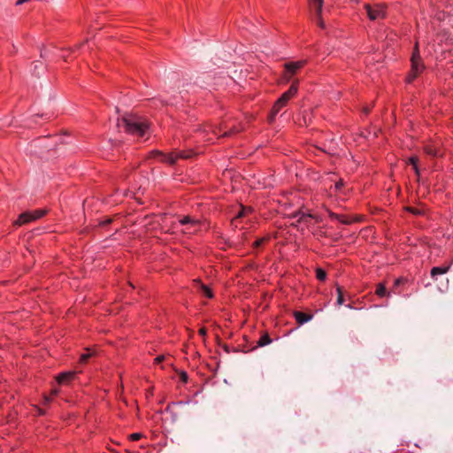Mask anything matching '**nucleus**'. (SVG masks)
Returning a JSON list of instances; mask_svg holds the SVG:
<instances>
[{
	"label": "nucleus",
	"mask_w": 453,
	"mask_h": 453,
	"mask_svg": "<svg viewBox=\"0 0 453 453\" xmlns=\"http://www.w3.org/2000/svg\"><path fill=\"white\" fill-rule=\"evenodd\" d=\"M117 126L119 130L123 129L124 132L137 137L144 136L149 128L144 118L132 113L125 114L119 119Z\"/></svg>",
	"instance_id": "nucleus-1"
},
{
	"label": "nucleus",
	"mask_w": 453,
	"mask_h": 453,
	"mask_svg": "<svg viewBox=\"0 0 453 453\" xmlns=\"http://www.w3.org/2000/svg\"><path fill=\"white\" fill-rule=\"evenodd\" d=\"M163 360H165V356L161 355L155 358V363L158 364V363H161Z\"/></svg>",
	"instance_id": "nucleus-33"
},
{
	"label": "nucleus",
	"mask_w": 453,
	"mask_h": 453,
	"mask_svg": "<svg viewBox=\"0 0 453 453\" xmlns=\"http://www.w3.org/2000/svg\"><path fill=\"white\" fill-rule=\"evenodd\" d=\"M265 241V238H261V239H258L254 243H253V246L255 248L257 247H259Z\"/></svg>",
	"instance_id": "nucleus-31"
},
{
	"label": "nucleus",
	"mask_w": 453,
	"mask_h": 453,
	"mask_svg": "<svg viewBox=\"0 0 453 453\" xmlns=\"http://www.w3.org/2000/svg\"><path fill=\"white\" fill-rule=\"evenodd\" d=\"M365 9L370 20L376 21L386 18V6L382 4H365Z\"/></svg>",
	"instance_id": "nucleus-3"
},
{
	"label": "nucleus",
	"mask_w": 453,
	"mask_h": 453,
	"mask_svg": "<svg viewBox=\"0 0 453 453\" xmlns=\"http://www.w3.org/2000/svg\"><path fill=\"white\" fill-rule=\"evenodd\" d=\"M142 434L140 433H134V434H132L129 435V438L131 441H138L139 439L142 438Z\"/></svg>",
	"instance_id": "nucleus-26"
},
{
	"label": "nucleus",
	"mask_w": 453,
	"mask_h": 453,
	"mask_svg": "<svg viewBox=\"0 0 453 453\" xmlns=\"http://www.w3.org/2000/svg\"><path fill=\"white\" fill-rule=\"evenodd\" d=\"M199 334L204 336L206 334V329L204 327L200 328Z\"/></svg>",
	"instance_id": "nucleus-35"
},
{
	"label": "nucleus",
	"mask_w": 453,
	"mask_h": 453,
	"mask_svg": "<svg viewBox=\"0 0 453 453\" xmlns=\"http://www.w3.org/2000/svg\"><path fill=\"white\" fill-rule=\"evenodd\" d=\"M310 7L314 10L316 16V22L319 27L321 28H325L326 25L322 19V9H323V0H308Z\"/></svg>",
	"instance_id": "nucleus-5"
},
{
	"label": "nucleus",
	"mask_w": 453,
	"mask_h": 453,
	"mask_svg": "<svg viewBox=\"0 0 453 453\" xmlns=\"http://www.w3.org/2000/svg\"><path fill=\"white\" fill-rule=\"evenodd\" d=\"M241 128L239 127H236L235 126L232 127L229 131H226L223 135L224 136H228V135H231L232 134H234V133H238L240 132Z\"/></svg>",
	"instance_id": "nucleus-24"
},
{
	"label": "nucleus",
	"mask_w": 453,
	"mask_h": 453,
	"mask_svg": "<svg viewBox=\"0 0 453 453\" xmlns=\"http://www.w3.org/2000/svg\"><path fill=\"white\" fill-rule=\"evenodd\" d=\"M395 283L399 284V283H402V282H401V280H400V279H396V280H395Z\"/></svg>",
	"instance_id": "nucleus-40"
},
{
	"label": "nucleus",
	"mask_w": 453,
	"mask_h": 453,
	"mask_svg": "<svg viewBox=\"0 0 453 453\" xmlns=\"http://www.w3.org/2000/svg\"><path fill=\"white\" fill-rule=\"evenodd\" d=\"M294 317L298 324L303 325L312 319V315L303 313L302 311H295Z\"/></svg>",
	"instance_id": "nucleus-10"
},
{
	"label": "nucleus",
	"mask_w": 453,
	"mask_h": 453,
	"mask_svg": "<svg viewBox=\"0 0 453 453\" xmlns=\"http://www.w3.org/2000/svg\"><path fill=\"white\" fill-rule=\"evenodd\" d=\"M338 221H340L345 225H349L352 222V220L347 219L346 217H344L342 215H341V218H340V219H338Z\"/></svg>",
	"instance_id": "nucleus-27"
},
{
	"label": "nucleus",
	"mask_w": 453,
	"mask_h": 453,
	"mask_svg": "<svg viewBox=\"0 0 453 453\" xmlns=\"http://www.w3.org/2000/svg\"><path fill=\"white\" fill-rule=\"evenodd\" d=\"M195 283H201L200 280H195Z\"/></svg>",
	"instance_id": "nucleus-43"
},
{
	"label": "nucleus",
	"mask_w": 453,
	"mask_h": 453,
	"mask_svg": "<svg viewBox=\"0 0 453 453\" xmlns=\"http://www.w3.org/2000/svg\"><path fill=\"white\" fill-rule=\"evenodd\" d=\"M51 401V398L50 396H48V395H45L44 398H43V402L44 403H49Z\"/></svg>",
	"instance_id": "nucleus-37"
},
{
	"label": "nucleus",
	"mask_w": 453,
	"mask_h": 453,
	"mask_svg": "<svg viewBox=\"0 0 453 453\" xmlns=\"http://www.w3.org/2000/svg\"><path fill=\"white\" fill-rule=\"evenodd\" d=\"M151 157L169 165H173L177 161V155H175L174 152L165 155L160 151L155 150L151 152Z\"/></svg>",
	"instance_id": "nucleus-7"
},
{
	"label": "nucleus",
	"mask_w": 453,
	"mask_h": 453,
	"mask_svg": "<svg viewBox=\"0 0 453 453\" xmlns=\"http://www.w3.org/2000/svg\"><path fill=\"white\" fill-rule=\"evenodd\" d=\"M38 411H39V414H40V415H43V414H44V411H43L42 410L38 409Z\"/></svg>",
	"instance_id": "nucleus-41"
},
{
	"label": "nucleus",
	"mask_w": 453,
	"mask_h": 453,
	"mask_svg": "<svg viewBox=\"0 0 453 453\" xmlns=\"http://www.w3.org/2000/svg\"><path fill=\"white\" fill-rule=\"evenodd\" d=\"M364 111H365V113L369 112V109L368 108H365Z\"/></svg>",
	"instance_id": "nucleus-42"
},
{
	"label": "nucleus",
	"mask_w": 453,
	"mask_h": 453,
	"mask_svg": "<svg viewBox=\"0 0 453 453\" xmlns=\"http://www.w3.org/2000/svg\"><path fill=\"white\" fill-rule=\"evenodd\" d=\"M74 375L75 372H62L57 377V380L59 384H65L73 380L74 378Z\"/></svg>",
	"instance_id": "nucleus-11"
},
{
	"label": "nucleus",
	"mask_w": 453,
	"mask_h": 453,
	"mask_svg": "<svg viewBox=\"0 0 453 453\" xmlns=\"http://www.w3.org/2000/svg\"><path fill=\"white\" fill-rule=\"evenodd\" d=\"M180 377L182 382L186 383L188 381V374L186 372L181 371L180 372Z\"/></svg>",
	"instance_id": "nucleus-29"
},
{
	"label": "nucleus",
	"mask_w": 453,
	"mask_h": 453,
	"mask_svg": "<svg viewBox=\"0 0 453 453\" xmlns=\"http://www.w3.org/2000/svg\"><path fill=\"white\" fill-rule=\"evenodd\" d=\"M413 170H414L415 173L418 176L419 175V169L418 167V165H413Z\"/></svg>",
	"instance_id": "nucleus-38"
},
{
	"label": "nucleus",
	"mask_w": 453,
	"mask_h": 453,
	"mask_svg": "<svg viewBox=\"0 0 453 453\" xmlns=\"http://www.w3.org/2000/svg\"><path fill=\"white\" fill-rule=\"evenodd\" d=\"M425 151L426 154L428 155H431V156H438V151L436 149L431 147V146H426L425 148Z\"/></svg>",
	"instance_id": "nucleus-22"
},
{
	"label": "nucleus",
	"mask_w": 453,
	"mask_h": 453,
	"mask_svg": "<svg viewBox=\"0 0 453 453\" xmlns=\"http://www.w3.org/2000/svg\"><path fill=\"white\" fill-rule=\"evenodd\" d=\"M200 292H201V294L204 295L208 298H211L213 296L212 290L209 287V285H201Z\"/></svg>",
	"instance_id": "nucleus-16"
},
{
	"label": "nucleus",
	"mask_w": 453,
	"mask_h": 453,
	"mask_svg": "<svg viewBox=\"0 0 453 453\" xmlns=\"http://www.w3.org/2000/svg\"><path fill=\"white\" fill-rule=\"evenodd\" d=\"M285 106V104H279V99L275 102L273 109H272V111H271V114L269 116V121L270 122H273L275 119V116L276 114L279 112V111L283 107Z\"/></svg>",
	"instance_id": "nucleus-13"
},
{
	"label": "nucleus",
	"mask_w": 453,
	"mask_h": 453,
	"mask_svg": "<svg viewBox=\"0 0 453 453\" xmlns=\"http://www.w3.org/2000/svg\"><path fill=\"white\" fill-rule=\"evenodd\" d=\"M418 158L416 156L411 157L409 158V163L411 165H412V166L418 165Z\"/></svg>",
	"instance_id": "nucleus-28"
},
{
	"label": "nucleus",
	"mask_w": 453,
	"mask_h": 453,
	"mask_svg": "<svg viewBox=\"0 0 453 453\" xmlns=\"http://www.w3.org/2000/svg\"><path fill=\"white\" fill-rule=\"evenodd\" d=\"M344 183L342 181V180H340L339 181H337L335 184H334V188L336 191L340 190L342 188V187H343Z\"/></svg>",
	"instance_id": "nucleus-30"
},
{
	"label": "nucleus",
	"mask_w": 453,
	"mask_h": 453,
	"mask_svg": "<svg viewBox=\"0 0 453 453\" xmlns=\"http://www.w3.org/2000/svg\"><path fill=\"white\" fill-rule=\"evenodd\" d=\"M297 93V86L296 84H292L288 91H286L280 98L279 104H287L291 97H293Z\"/></svg>",
	"instance_id": "nucleus-9"
},
{
	"label": "nucleus",
	"mask_w": 453,
	"mask_h": 453,
	"mask_svg": "<svg viewBox=\"0 0 453 453\" xmlns=\"http://www.w3.org/2000/svg\"><path fill=\"white\" fill-rule=\"evenodd\" d=\"M316 279L319 281H324L326 280V273L322 268L316 269Z\"/></svg>",
	"instance_id": "nucleus-17"
},
{
	"label": "nucleus",
	"mask_w": 453,
	"mask_h": 453,
	"mask_svg": "<svg viewBox=\"0 0 453 453\" xmlns=\"http://www.w3.org/2000/svg\"><path fill=\"white\" fill-rule=\"evenodd\" d=\"M180 225L186 226V229L183 231L185 234H193L198 230V226L201 222L197 219L191 218L190 216H185L179 220Z\"/></svg>",
	"instance_id": "nucleus-6"
},
{
	"label": "nucleus",
	"mask_w": 453,
	"mask_h": 453,
	"mask_svg": "<svg viewBox=\"0 0 453 453\" xmlns=\"http://www.w3.org/2000/svg\"><path fill=\"white\" fill-rule=\"evenodd\" d=\"M58 394V389H53V390L51 391V395H57Z\"/></svg>",
	"instance_id": "nucleus-39"
},
{
	"label": "nucleus",
	"mask_w": 453,
	"mask_h": 453,
	"mask_svg": "<svg viewBox=\"0 0 453 453\" xmlns=\"http://www.w3.org/2000/svg\"><path fill=\"white\" fill-rule=\"evenodd\" d=\"M294 218H298L297 221L304 220L307 218H311V214H305L304 212H297L294 215Z\"/></svg>",
	"instance_id": "nucleus-19"
},
{
	"label": "nucleus",
	"mask_w": 453,
	"mask_h": 453,
	"mask_svg": "<svg viewBox=\"0 0 453 453\" xmlns=\"http://www.w3.org/2000/svg\"><path fill=\"white\" fill-rule=\"evenodd\" d=\"M92 355L93 352L90 349H87L86 352L81 356V362H86Z\"/></svg>",
	"instance_id": "nucleus-23"
},
{
	"label": "nucleus",
	"mask_w": 453,
	"mask_h": 453,
	"mask_svg": "<svg viewBox=\"0 0 453 453\" xmlns=\"http://www.w3.org/2000/svg\"><path fill=\"white\" fill-rule=\"evenodd\" d=\"M250 211H251L250 208L242 207L241 210L239 211V212L237 213V215L235 217V219H239V218H242V217H244L245 215H247Z\"/></svg>",
	"instance_id": "nucleus-18"
},
{
	"label": "nucleus",
	"mask_w": 453,
	"mask_h": 453,
	"mask_svg": "<svg viewBox=\"0 0 453 453\" xmlns=\"http://www.w3.org/2000/svg\"><path fill=\"white\" fill-rule=\"evenodd\" d=\"M272 342L270 336L267 334H265L260 337V339L257 342V347H264L270 344Z\"/></svg>",
	"instance_id": "nucleus-15"
},
{
	"label": "nucleus",
	"mask_w": 453,
	"mask_h": 453,
	"mask_svg": "<svg viewBox=\"0 0 453 453\" xmlns=\"http://www.w3.org/2000/svg\"><path fill=\"white\" fill-rule=\"evenodd\" d=\"M424 70V65L420 60V56L418 49V43L415 45V50L411 57V70L406 78L407 82L411 83L418 73Z\"/></svg>",
	"instance_id": "nucleus-2"
},
{
	"label": "nucleus",
	"mask_w": 453,
	"mask_h": 453,
	"mask_svg": "<svg viewBox=\"0 0 453 453\" xmlns=\"http://www.w3.org/2000/svg\"><path fill=\"white\" fill-rule=\"evenodd\" d=\"M337 293H338L337 304L342 305L344 302V297H343V292L341 288H337Z\"/></svg>",
	"instance_id": "nucleus-21"
},
{
	"label": "nucleus",
	"mask_w": 453,
	"mask_h": 453,
	"mask_svg": "<svg viewBox=\"0 0 453 453\" xmlns=\"http://www.w3.org/2000/svg\"><path fill=\"white\" fill-rule=\"evenodd\" d=\"M177 155V159L179 158H189L191 157V152L187 151H178L174 152Z\"/></svg>",
	"instance_id": "nucleus-20"
},
{
	"label": "nucleus",
	"mask_w": 453,
	"mask_h": 453,
	"mask_svg": "<svg viewBox=\"0 0 453 453\" xmlns=\"http://www.w3.org/2000/svg\"><path fill=\"white\" fill-rule=\"evenodd\" d=\"M329 216H330L331 219H336V220L340 219V218H341V215L335 214L334 212H330Z\"/></svg>",
	"instance_id": "nucleus-32"
},
{
	"label": "nucleus",
	"mask_w": 453,
	"mask_h": 453,
	"mask_svg": "<svg viewBox=\"0 0 453 453\" xmlns=\"http://www.w3.org/2000/svg\"><path fill=\"white\" fill-rule=\"evenodd\" d=\"M408 210H409L411 212L414 213V214H419V213H420V211H419L418 210L414 209V208H408Z\"/></svg>",
	"instance_id": "nucleus-36"
},
{
	"label": "nucleus",
	"mask_w": 453,
	"mask_h": 453,
	"mask_svg": "<svg viewBox=\"0 0 453 453\" xmlns=\"http://www.w3.org/2000/svg\"><path fill=\"white\" fill-rule=\"evenodd\" d=\"M46 211L44 210H37L33 212H24L21 213L18 219L14 222L15 226H21L23 224L34 221L35 219H38L42 218Z\"/></svg>",
	"instance_id": "nucleus-4"
},
{
	"label": "nucleus",
	"mask_w": 453,
	"mask_h": 453,
	"mask_svg": "<svg viewBox=\"0 0 453 453\" xmlns=\"http://www.w3.org/2000/svg\"><path fill=\"white\" fill-rule=\"evenodd\" d=\"M304 65V61H297V62H290L285 64V68L287 71L286 79L288 81L290 76L288 73L294 74L298 69L302 68Z\"/></svg>",
	"instance_id": "nucleus-8"
},
{
	"label": "nucleus",
	"mask_w": 453,
	"mask_h": 453,
	"mask_svg": "<svg viewBox=\"0 0 453 453\" xmlns=\"http://www.w3.org/2000/svg\"><path fill=\"white\" fill-rule=\"evenodd\" d=\"M29 1L30 0H17L16 5H21V4H25V3L29 2Z\"/></svg>",
	"instance_id": "nucleus-34"
},
{
	"label": "nucleus",
	"mask_w": 453,
	"mask_h": 453,
	"mask_svg": "<svg viewBox=\"0 0 453 453\" xmlns=\"http://www.w3.org/2000/svg\"><path fill=\"white\" fill-rule=\"evenodd\" d=\"M285 106V104H279V99L275 102L273 109H272V111H271V114L269 116V121L270 122H273L275 119V116L276 114L279 112V111L283 107Z\"/></svg>",
	"instance_id": "nucleus-14"
},
{
	"label": "nucleus",
	"mask_w": 453,
	"mask_h": 453,
	"mask_svg": "<svg viewBox=\"0 0 453 453\" xmlns=\"http://www.w3.org/2000/svg\"><path fill=\"white\" fill-rule=\"evenodd\" d=\"M449 270V267L447 266H437V267H434L432 268L431 270V277L433 278L434 280H438V278H437V275H442L444 273H446Z\"/></svg>",
	"instance_id": "nucleus-12"
},
{
	"label": "nucleus",
	"mask_w": 453,
	"mask_h": 453,
	"mask_svg": "<svg viewBox=\"0 0 453 453\" xmlns=\"http://www.w3.org/2000/svg\"><path fill=\"white\" fill-rule=\"evenodd\" d=\"M376 294L380 296H384L386 295V288L384 285H379L376 289Z\"/></svg>",
	"instance_id": "nucleus-25"
}]
</instances>
